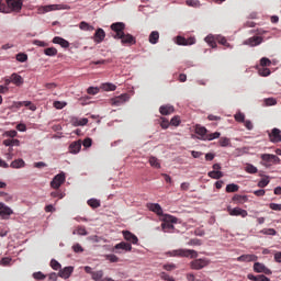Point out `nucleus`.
Listing matches in <instances>:
<instances>
[{
	"instance_id": "f257e3e1",
	"label": "nucleus",
	"mask_w": 281,
	"mask_h": 281,
	"mask_svg": "<svg viewBox=\"0 0 281 281\" xmlns=\"http://www.w3.org/2000/svg\"><path fill=\"white\" fill-rule=\"evenodd\" d=\"M23 9V0H7V5H2L3 14L19 12Z\"/></svg>"
},
{
	"instance_id": "f03ea898",
	"label": "nucleus",
	"mask_w": 281,
	"mask_h": 281,
	"mask_svg": "<svg viewBox=\"0 0 281 281\" xmlns=\"http://www.w3.org/2000/svg\"><path fill=\"white\" fill-rule=\"evenodd\" d=\"M169 256L173 258H199V252L192 249H177L169 252Z\"/></svg>"
},
{
	"instance_id": "7ed1b4c3",
	"label": "nucleus",
	"mask_w": 281,
	"mask_h": 281,
	"mask_svg": "<svg viewBox=\"0 0 281 281\" xmlns=\"http://www.w3.org/2000/svg\"><path fill=\"white\" fill-rule=\"evenodd\" d=\"M210 265V261L207 258H200V259H194L190 261L189 267L193 271H201V269H205Z\"/></svg>"
},
{
	"instance_id": "20e7f679",
	"label": "nucleus",
	"mask_w": 281,
	"mask_h": 281,
	"mask_svg": "<svg viewBox=\"0 0 281 281\" xmlns=\"http://www.w3.org/2000/svg\"><path fill=\"white\" fill-rule=\"evenodd\" d=\"M56 10H69L67 4H48L38 8V14H46V12H54Z\"/></svg>"
},
{
	"instance_id": "39448f33",
	"label": "nucleus",
	"mask_w": 281,
	"mask_h": 281,
	"mask_svg": "<svg viewBox=\"0 0 281 281\" xmlns=\"http://www.w3.org/2000/svg\"><path fill=\"white\" fill-rule=\"evenodd\" d=\"M124 30H126V24H124L123 22L113 23L111 25V31L114 32V34L112 35L113 38H121Z\"/></svg>"
},
{
	"instance_id": "423d86ee",
	"label": "nucleus",
	"mask_w": 281,
	"mask_h": 281,
	"mask_svg": "<svg viewBox=\"0 0 281 281\" xmlns=\"http://www.w3.org/2000/svg\"><path fill=\"white\" fill-rule=\"evenodd\" d=\"M66 181V176L65 172H60L58 175H56L53 180L50 181V188H53L54 190H58L60 188V186H63V183H65Z\"/></svg>"
},
{
	"instance_id": "0eeeda50",
	"label": "nucleus",
	"mask_w": 281,
	"mask_h": 281,
	"mask_svg": "<svg viewBox=\"0 0 281 281\" xmlns=\"http://www.w3.org/2000/svg\"><path fill=\"white\" fill-rule=\"evenodd\" d=\"M260 159L263 166H271V164H278L280 161V158L273 154H262Z\"/></svg>"
},
{
	"instance_id": "6e6552de",
	"label": "nucleus",
	"mask_w": 281,
	"mask_h": 281,
	"mask_svg": "<svg viewBox=\"0 0 281 281\" xmlns=\"http://www.w3.org/2000/svg\"><path fill=\"white\" fill-rule=\"evenodd\" d=\"M116 41H121L122 45H135V43H137V41L135 40V36L131 35V34H126L123 33L120 37H116Z\"/></svg>"
},
{
	"instance_id": "1a4fd4ad",
	"label": "nucleus",
	"mask_w": 281,
	"mask_h": 281,
	"mask_svg": "<svg viewBox=\"0 0 281 281\" xmlns=\"http://www.w3.org/2000/svg\"><path fill=\"white\" fill-rule=\"evenodd\" d=\"M125 102H128V94L126 93L114 97L110 100V104L112 106H122V104H125Z\"/></svg>"
},
{
	"instance_id": "9d476101",
	"label": "nucleus",
	"mask_w": 281,
	"mask_h": 281,
	"mask_svg": "<svg viewBox=\"0 0 281 281\" xmlns=\"http://www.w3.org/2000/svg\"><path fill=\"white\" fill-rule=\"evenodd\" d=\"M254 271L256 273H265V276H271V273H273V271H271V269H269L267 266H265V263H260V262L254 263Z\"/></svg>"
},
{
	"instance_id": "9b49d317",
	"label": "nucleus",
	"mask_w": 281,
	"mask_h": 281,
	"mask_svg": "<svg viewBox=\"0 0 281 281\" xmlns=\"http://www.w3.org/2000/svg\"><path fill=\"white\" fill-rule=\"evenodd\" d=\"M12 214H14V211L8 206V205H2L1 210H0V218L2 221H8L10 220V216H12Z\"/></svg>"
},
{
	"instance_id": "f8f14e48",
	"label": "nucleus",
	"mask_w": 281,
	"mask_h": 281,
	"mask_svg": "<svg viewBox=\"0 0 281 281\" xmlns=\"http://www.w3.org/2000/svg\"><path fill=\"white\" fill-rule=\"evenodd\" d=\"M269 139L272 144H280L281 142V131L278 127L272 128L271 133H269Z\"/></svg>"
},
{
	"instance_id": "ddd939ff",
	"label": "nucleus",
	"mask_w": 281,
	"mask_h": 281,
	"mask_svg": "<svg viewBox=\"0 0 281 281\" xmlns=\"http://www.w3.org/2000/svg\"><path fill=\"white\" fill-rule=\"evenodd\" d=\"M263 38L262 36H252L244 42V45H249V47H258L261 45Z\"/></svg>"
},
{
	"instance_id": "4468645a",
	"label": "nucleus",
	"mask_w": 281,
	"mask_h": 281,
	"mask_svg": "<svg viewBox=\"0 0 281 281\" xmlns=\"http://www.w3.org/2000/svg\"><path fill=\"white\" fill-rule=\"evenodd\" d=\"M147 209L154 212V214H157V216H164V209H161L159 203H147Z\"/></svg>"
},
{
	"instance_id": "2eb2a0df",
	"label": "nucleus",
	"mask_w": 281,
	"mask_h": 281,
	"mask_svg": "<svg viewBox=\"0 0 281 281\" xmlns=\"http://www.w3.org/2000/svg\"><path fill=\"white\" fill-rule=\"evenodd\" d=\"M71 273H74V267L68 266V267H65L64 269H60L58 272V276L64 280H68V278H71Z\"/></svg>"
},
{
	"instance_id": "dca6fc26",
	"label": "nucleus",
	"mask_w": 281,
	"mask_h": 281,
	"mask_svg": "<svg viewBox=\"0 0 281 281\" xmlns=\"http://www.w3.org/2000/svg\"><path fill=\"white\" fill-rule=\"evenodd\" d=\"M231 216H241V218H247L248 213L247 210L240 209V207H234L233 210H229Z\"/></svg>"
},
{
	"instance_id": "f3484780",
	"label": "nucleus",
	"mask_w": 281,
	"mask_h": 281,
	"mask_svg": "<svg viewBox=\"0 0 281 281\" xmlns=\"http://www.w3.org/2000/svg\"><path fill=\"white\" fill-rule=\"evenodd\" d=\"M124 238L132 243V245H137L139 243V239L135 236V234L131 233L130 231H123Z\"/></svg>"
},
{
	"instance_id": "a211bd4d",
	"label": "nucleus",
	"mask_w": 281,
	"mask_h": 281,
	"mask_svg": "<svg viewBox=\"0 0 281 281\" xmlns=\"http://www.w3.org/2000/svg\"><path fill=\"white\" fill-rule=\"evenodd\" d=\"M238 262H256L258 256L256 255H241L237 258Z\"/></svg>"
},
{
	"instance_id": "6ab92c4d",
	"label": "nucleus",
	"mask_w": 281,
	"mask_h": 281,
	"mask_svg": "<svg viewBox=\"0 0 281 281\" xmlns=\"http://www.w3.org/2000/svg\"><path fill=\"white\" fill-rule=\"evenodd\" d=\"M159 113L161 115H172L175 113V106L167 104V105H161L159 108Z\"/></svg>"
},
{
	"instance_id": "aec40b11",
	"label": "nucleus",
	"mask_w": 281,
	"mask_h": 281,
	"mask_svg": "<svg viewBox=\"0 0 281 281\" xmlns=\"http://www.w3.org/2000/svg\"><path fill=\"white\" fill-rule=\"evenodd\" d=\"M195 40L194 38H186L183 36H177V45H194Z\"/></svg>"
},
{
	"instance_id": "412c9836",
	"label": "nucleus",
	"mask_w": 281,
	"mask_h": 281,
	"mask_svg": "<svg viewBox=\"0 0 281 281\" xmlns=\"http://www.w3.org/2000/svg\"><path fill=\"white\" fill-rule=\"evenodd\" d=\"M53 43L55 45H60V47H64V49H67V47H69V42L60 36H55L53 38Z\"/></svg>"
},
{
	"instance_id": "4be33fe9",
	"label": "nucleus",
	"mask_w": 281,
	"mask_h": 281,
	"mask_svg": "<svg viewBox=\"0 0 281 281\" xmlns=\"http://www.w3.org/2000/svg\"><path fill=\"white\" fill-rule=\"evenodd\" d=\"M106 36V33L102 29H98L94 33V42L95 43H102Z\"/></svg>"
},
{
	"instance_id": "5701e85b",
	"label": "nucleus",
	"mask_w": 281,
	"mask_h": 281,
	"mask_svg": "<svg viewBox=\"0 0 281 281\" xmlns=\"http://www.w3.org/2000/svg\"><path fill=\"white\" fill-rule=\"evenodd\" d=\"M11 82L15 85V87H21L24 80H23V77H21V75L14 72L11 75Z\"/></svg>"
},
{
	"instance_id": "b1692460",
	"label": "nucleus",
	"mask_w": 281,
	"mask_h": 281,
	"mask_svg": "<svg viewBox=\"0 0 281 281\" xmlns=\"http://www.w3.org/2000/svg\"><path fill=\"white\" fill-rule=\"evenodd\" d=\"M114 249H123L124 251H132L133 246L130 243L121 241L114 246Z\"/></svg>"
},
{
	"instance_id": "393cba45",
	"label": "nucleus",
	"mask_w": 281,
	"mask_h": 281,
	"mask_svg": "<svg viewBox=\"0 0 281 281\" xmlns=\"http://www.w3.org/2000/svg\"><path fill=\"white\" fill-rule=\"evenodd\" d=\"M247 278L248 280H251V281H270V279L267 278L265 274L255 276L252 273H249Z\"/></svg>"
},
{
	"instance_id": "a878e982",
	"label": "nucleus",
	"mask_w": 281,
	"mask_h": 281,
	"mask_svg": "<svg viewBox=\"0 0 281 281\" xmlns=\"http://www.w3.org/2000/svg\"><path fill=\"white\" fill-rule=\"evenodd\" d=\"M10 168H25V160H23L22 158L15 159L11 162Z\"/></svg>"
},
{
	"instance_id": "bb28decb",
	"label": "nucleus",
	"mask_w": 281,
	"mask_h": 281,
	"mask_svg": "<svg viewBox=\"0 0 281 281\" xmlns=\"http://www.w3.org/2000/svg\"><path fill=\"white\" fill-rule=\"evenodd\" d=\"M195 133H196V135H200L201 139H205V137L207 135V128H205L201 125H196Z\"/></svg>"
},
{
	"instance_id": "cd10ccee",
	"label": "nucleus",
	"mask_w": 281,
	"mask_h": 281,
	"mask_svg": "<svg viewBox=\"0 0 281 281\" xmlns=\"http://www.w3.org/2000/svg\"><path fill=\"white\" fill-rule=\"evenodd\" d=\"M160 216H161L160 221H162V223H177V221H178L177 217H175L170 214L162 213V215H160Z\"/></svg>"
},
{
	"instance_id": "c85d7f7f",
	"label": "nucleus",
	"mask_w": 281,
	"mask_h": 281,
	"mask_svg": "<svg viewBox=\"0 0 281 281\" xmlns=\"http://www.w3.org/2000/svg\"><path fill=\"white\" fill-rule=\"evenodd\" d=\"M149 43L151 45H157L159 43V33L157 31H153L149 34Z\"/></svg>"
},
{
	"instance_id": "c756f323",
	"label": "nucleus",
	"mask_w": 281,
	"mask_h": 281,
	"mask_svg": "<svg viewBox=\"0 0 281 281\" xmlns=\"http://www.w3.org/2000/svg\"><path fill=\"white\" fill-rule=\"evenodd\" d=\"M81 148H82V144H80V142L71 143L69 146L70 153H74L75 155L76 153H80Z\"/></svg>"
},
{
	"instance_id": "7c9ffc66",
	"label": "nucleus",
	"mask_w": 281,
	"mask_h": 281,
	"mask_svg": "<svg viewBox=\"0 0 281 281\" xmlns=\"http://www.w3.org/2000/svg\"><path fill=\"white\" fill-rule=\"evenodd\" d=\"M233 201H234L235 203H240V204H243V203H247V201H249V198H248L247 195L235 194V195L233 196Z\"/></svg>"
},
{
	"instance_id": "2f4dec72",
	"label": "nucleus",
	"mask_w": 281,
	"mask_h": 281,
	"mask_svg": "<svg viewBox=\"0 0 281 281\" xmlns=\"http://www.w3.org/2000/svg\"><path fill=\"white\" fill-rule=\"evenodd\" d=\"M21 145V140L16 139V138H12V139H4L3 140V146H20Z\"/></svg>"
},
{
	"instance_id": "473e14b6",
	"label": "nucleus",
	"mask_w": 281,
	"mask_h": 281,
	"mask_svg": "<svg viewBox=\"0 0 281 281\" xmlns=\"http://www.w3.org/2000/svg\"><path fill=\"white\" fill-rule=\"evenodd\" d=\"M149 164L153 168H157V169L161 168V164L159 162V159H157V157L155 156L149 157Z\"/></svg>"
},
{
	"instance_id": "72a5a7b5",
	"label": "nucleus",
	"mask_w": 281,
	"mask_h": 281,
	"mask_svg": "<svg viewBox=\"0 0 281 281\" xmlns=\"http://www.w3.org/2000/svg\"><path fill=\"white\" fill-rule=\"evenodd\" d=\"M79 27H80V30H83L85 32H93V30H94V27L91 26V24H89L85 21L80 22Z\"/></svg>"
},
{
	"instance_id": "f704fd0d",
	"label": "nucleus",
	"mask_w": 281,
	"mask_h": 281,
	"mask_svg": "<svg viewBox=\"0 0 281 281\" xmlns=\"http://www.w3.org/2000/svg\"><path fill=\"white\" fill-rule=\"evenodd\" d=\"M207 177H210L211 179H223V173L222 171H209Z\"/></svg>"
},
{
	"instance_id": "c9c22d12",
	"label": "nucleus",
	"mask_w": 281,
	"mask_h": 281,
	"mask_svg": "<svg viewBox=\"0 0 281 281\" xmlns=\"http://www.w3.org/2000/svg\"><path fill=\"white\" fill-rule=\"evenodd\" d=\"M240 190V187L236 183H231L226 186V192L232 193V192H238Z\"/></svg>"
},
{
	"instance_id": "e433bc0d",
	"label": "nucleus",
	"mask_w": 281,
	"mask_h": 281,
	"mask_svg": "<svg viewBox=\"0 0 281 281\" xmlns=\"http://www.w3.org/2000/svg\"><path fill=\"white\" fill-rule=\"evenodd\" d=\"M218 144L222 146V148H227V146H232V140H229L227 137H221Z\"/></svg>"
},
{
	"instance_id": "4c0bfd02",
	"label": "nucleus",
	"mask_w": 281,
	"mask_h": 281,
	"mask_svg": "<svg viewBox=\"0 0 281 281\" xmlns=\"http://www.w3.org/2000/svg\"><path fill=\"white\" fill-rule=\"evenodd\" d=\"M45 56H57L58 55V49L55 47H48L44 49Z\"/></svg>"
},
{
	"instance_id": "58836bf2",
	"label": "nucleus",
	"mask_w": 281,
	"mask_h": 281,
	"mask_svg": "<svg viewBox=\"0 0 281 281\" xmlns=\"http://www.w3.org/2000/svg\"><path fill=\"white\" fill-rule=\"evenodd\" d=\"M87 203L90 207H92V210H97V207H100V200L98 199H90Z\"/></svg>"
},
{
	"instance_id": "ea45409f",
	"label": "nucleus",
	"mask_w": 281,
	"mask_h": 281,
	"mask_svg": "<svg viewBox=\"0 0 281 281\" xmlns=\"http://www.w3.org/2000/svg\"><path fill=\"white\" fill-rule=\"evenodd\" d=\"M101 89H103V91H115L117 89V86L113 83H103L101 86Z\"/></svg>"
},
{
	"instance_id": "a19ab883",
	"label": "nucleus",
	"mask_w": 281,
	"mask_h": 281,
	"mask_svg": "<svg viewBox=\"0 0 281 281\" xmlns=\"http://www.w3.org/2000/svg\"><path fill=\"white\" fill-rule=\"evenodd\" d=\"M218 137H221V133L215 132L212 134H206V136H204V140L212 142V139H218Z\"/></svg>"
},
{
	"instance_id": "79ce46f5",
	"label": "nucleus",
	"mask_w": 281,
	"mask_h": 281,
	"mask_svg": "<svg viewBox=\"0 0 281 281\" xmlns=\"http://www.w3.org/2000/svg\"><path fill=\"white\" fill-rule=\"evenodd\" d=\"M245 170L248 172V175H256V172H258V168L251 164L246 165Z\"/></svg>"
},
{
	"instance_id": "37998d69",
	"label": "nucleus",
	"mask_w": 281,
	"mask_h": 281,
	"mask_svg": "<svg viewBox=\"0 0 281 281\" xmlns=\"http://www.w3.org/2000/svg\"><path fill=\"white\" fill-rule=\"evenodd\" d=\"M15 60H18V63H27V54L25 53H19L15 56Z\"/></svg>"
},
{
	"instance_id": "c03bdc74",
	"label": "nucleus",
	"mask_w": 281,
	"mask_h": 281,
	"mask_svg": "<svg viewBox=\"0 0 281 281\" xmlns=\"http://www.w3.org/2000/svg\"><path fill=\"white\" fill-rule=\"evenodd\" d=\"M1 267H10L12 265V258L10 257H4L0 260Z\"/></svg>"
},
{
	"instance_id": "a18cd8bd",
	"label": "nucleus",
	"mask_w": 281,
	"mask_h": 281,
	"mask_svg": "<svg viewBox=\"0 0 281 281\" xmlns=\"http://www.w3.org/2000/svg\"><path fill=\"white\" fill-rule=\"evenodd\" d=\"M87 93L89 95H98V93H100V88H98V87H89L87 89Z\"/></svg>"
},
{
	"instance_id": "49530a36",
	"label": "nucleus",
	"mask_w": 281,
	"mask_h": 281,
	"mask_svg": "<svg viewBox=\"0 0 281 281\" xmlns=\"http://www.w3.org/2000/svg\"><path fill=\"white\" fill-rule=\"evenodd\" d=\"M205 43H207L211 47H216V40H214V36L209 35L205 37Z\"/></svg>"
},
{
	"instance_id": "de8ad7c7",
	"label": "nucleus",
	"mask_w": 281,
	"mask_h": 281,
	"mask_svg": "<svg viewBox=\"0 0 281 281\" xmlns=\"http://www.w3.org/2000/svg\"><path fill=\"white\" fill-rule=\"evenodd\" d=\"M186 3L189 8H199L201 5V1L199 0H187Z\"/></svg>"
},
{
	"instance_id": "09e8293b",
	"label": "nucleus",
	"mask_w": 281,
	"mask_h": 281,
	"mask_svg": "<svg viewBox=\"0 0 281 281\" xmlns=\"http://www.w3.org/2000/svg\"><path fill=\"white\" fill-rule=\"evenodd\" d=\"M50 267L54 269V271H60V262H58L56 259L50 260Z\"/></svg>"
},
{
	"instance_id": "8fccbe9b",
	"label": "nucleus",
	"mask_w": 281,
	"mask_h": 281,
	"mask_svg": "<svg viewBox=\"0 0 281 281\" xmlns=\"http://www.w3.org/2000/svg\"><path fill=\"white\" fill-rule=\"evenodd\" d=\"M50 196L53 199H65V193H63L60 190H57V191H53L50 193Z\"/></svg>"
},
{
	"instance_id": "3c124183",
	"label": "nucleus",
	"mask_w": 281,
	"mask_h": 281,
	"mask_svg": "<svg viewBox=\"0 0 281 281\" xmlns=\"http://www.w3.org/2000/svg\"><path fill=\"white\" fill-rule=\"evenodd\" d=\"M175 223H162L161 224V227H162V231L165 232H170L172 229H175Z\"/></svg>"
},
{
	"instance_id": "603ef678",
	"label": "nucleus",
	"mask_w": 281,
	"mask_h": 281,
	"mask_svg": "<svg viewBox=\"0 0 281 281\" xmlns=\"http://www.w3.org/2000/svg\"><path fill=\"white\" fill-rule=\"evenodd\" d=\"M104 276V272L102 270L92 272V280H102V277Z\"/></svg>"
},
{
	"instance_id": "864d4df0",
	"label": "nucleus",
	"mask_w": 281,
	"mask_h": 281,
	"mask_svg": "<svg viewBox=\"0 0 281 281\" xmlns=\"http://www.w3.org/2000/svg\"><path fill=\"white\" fill-rule=\"evenodd\" d=\"M260 66L263 68L271 67V59L263 57L260 59Z\"/></svg>"
},
{
	"instance_id": "5fc2aeb1",
	"label": "nucleus",
	"mask_w": 281,
	"mask_h": 281,
	"mask_svg": "<svg viewBox=\"0 0 281 281\" xmlns=\"http://www.w3.org/2000/svg\"><path fill=\"white\" fill-rule=\"evenodd\" d=\"M261 234H265L266 236H276L278 232H276L273 228H263Z\"/></svg>"
},
{
	"instance_id": "6e6d98bb",
	"label": "nucleus",
	"mask_w": 281,
	"mask_h": 281,
	"mask_svg": "<svg viewBox=\"0 0 281 281\" xmlns=\"http://www.w3.org/2000/svg\"><path fill=\"white\" fill-rule=\"evenodd\" d=\"M188 245H190L192 247H201L202 243H201V239L193 238V239L189 240Z\"/></svg>"
},
{
	"instance_id": "4d7b16f0",
	"label": "nucleus",
	"mask_w": 281,
	"mask_h": 281,
	"mask_svg": "<svg viewBox=\"0 0 281 281\" xmlns=\"http://www.w3.org/2000/svg\"><path fill=\"white\" fill-rule=\"evenodd\" d=\"M259 76H263V77L271 76V70L265 67L259 68Z\"/></svg>"
},
{
	"instance_id": "13d9d810",
	"label": "nucleus",
	"mask_w": 281,
	"mask_h": 281,
	"mask_svg": "<svg viewBox=\"0 0 281 281\" xmlns=\"http://www.w3.org/2000/svg\"><path fill=\"white\" fill-rule=\"evenodd\" d=\"M53 106H54L55 109L60 110V109H65V108L67 106V103H66V102H63V101H55V102L53 103Z\"/></svg>"
},
{
	"instance_id": "bf43d9fd",
	"label": "nucleus",
	"mask_w": 281,
	"mask_h": 281,
	"mask_svg": "<svg viewBox=\"0 0 281 281\" xmlns=\"http://www.w3.org/2000/svg\"><path fill=\"white\" fill-rule=\"evenodd\" d=\"M265 104L266 106H276V104H278V101H276V99L273 98H268L265 99Z\"/></svg>"
},
{
	"instance_id": "052dcab7",
	"label": "nucleus",
	"mask_w": 281,
	"mask_h": 281,
	"mask_svg": "<svg viewBox=\"0 0 281 281\" xmlns=\"http://www.w3.org/2000/svg\"><path fill=\"white\" fill-rule=\"evenodd\" d=\"M0 196H2V199L7 202L10 203V201L12 200V195H10L7 192L0 191Z\"/></svg>"
},
{
	"instance_id": "680f3d73",
	"label": "nucleus",
	"mask_w": 281,
	"mask_h": 281,
	"mask_svg": "<svg viewBox=\"0 0 281 281\" xmlns=\"http://www.w3.org/2000/svg\"><path fill=\"white\" fill-rule=\"evenodd\" d=\"M171 126H179L181 124V119L179 116H173L170 121Z\"/></svg>"
},
{
	"instance_id": "e2e57ef3",
	"label": "nucleus",
	"mask_w": 281,
	"mask_h": 281,
	"mask_svg": "<svg viewBox=\"0 0 281 281\" xmlns=\"http://www.w3.org/2000/svg\"><path fill=\"white\" fill-rule=\"evenodd\" d=\"M269 207H270V210H273L274 212H281V204L270 203Z\"/></svg>"
},
{
	"instance_id": "0e129e2a",
	"label": "nucleus",
	"mask_w": 281,
	"mask_h": 281,
	"mask_svg": "<svg viewBox=\"0 0 281 281\" xmlns=\"http://www.w3.org/2000/svg\"><path fill=\"white\" fill-rule=\"evenodd\" d=\"M217 42L220 43V45H224V47H229V44L227 43V38L223 36H218Z\"/></svg>"
},
{
	"instance_id": "69168bd1",
	"label": "nucleus",
	"mask_w": 281,
	"mask_h": 281,
	"mask_svg": "<svg viewBox=\"0 0 281 281\" xmlns=\"http://www.w3.org/2000/svg\"><path fill=\"white\" fill-rule=\"evenodd\" d=\"M23 106H29L30 111H34L36 105L32 104V101H22Z\"/></svg>"
},
{
	"instance_id": "338daca9",
	"label": "nucleus",
	"mask_w": 281,
	"mask_h": 281,
	"mask_svg": "<svg viewBox=\"0 0 281 281\" xmlns=\"http://www.w3.org/2000/svg\"><path fill=\"white\" fill-rule=\"evenodd\" d=\"M106 260H110L111 262H120V258L115 255H106Z\"/></svg>"
},
{
	"instance_id": "774afa93",
	"label": "nucleus",
	"mask_w": 281,
	"mask_h": 281,
	"mask_svg": "<svg viewBox=\"0 0 281 281\" xmlns=\"http://www.w3.org/2000/svg\"><path fill=\"white\" fill-rule=\"evenodd\" d=\"M236 122H245V115L240 112L235 114Z\"/></svg>"
}]
</instances>
